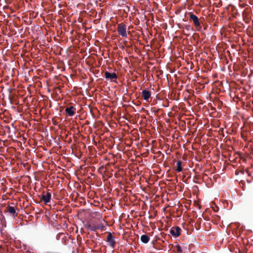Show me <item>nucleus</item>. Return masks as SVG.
Segmentation results:
<instances>
[{"label":"nucleus","instance_id":"nucleus-16","mask_svg":"<svg viewBox=\"0 0 253 253\" xmlns=\"http://www.w3.org/2000/svg\"><path fill=\"white\" fill-rule=\"evenodd\" d=\"M91 223L87 224L85 225V227L88 228V229H90Z\"/></svg>","mask_w":253,"mask_h":253},{"label":"nucleus","instance_id":"nucleus-13","mask_svg":"<svg viewBox=\"0 0 253 253\" xmlns=\"http://www.w3.org/2000/svg\"><path fill=\"white\" fill-rule=\"evenodd\" d=\"M97 228L98 229H100L101 230H104V228L105 227V226L102 222H99V223H96Z\"/></svg>","mask_w":253,"mask_h":253},{"label":"nucleus","instance_id":"nucleus-1","mask_svg":"<svg viewBox=\"0 0 253 253\" xmlns=\"http://www.w3.org/2000/svg\"><path fill=\"white\" fill-rule=\"evenodd\" d=\"M188 15L189 16V20L193 22V24L197 31H201L202 26L201 25L200 19L192 12L189 13Z\"/></svg>","mask_w":253,"mask_h":253},{"label":"nucleus","instance_id":"nucleus-7","mask_svg":"<svg viewBox=\"0 0 253 253\" xmlns=\"http://www.w3.org/2000/svg\"><path fill=\"white\" fill-rule=\"evenodd\" d=\"M51 195L50 193L47 192L45 194H43L42 196V201L44 202L45 204H48L50 202Z\"/></svg>","mask_w":253,"mask_h":253},{"label":"nucleus","instance_id":"nucleus-9","mask_svg":"<svg viewBox=\"0 0 253 253\" xmlns=\"http://www.w3.org/2000/svg\"><path fill=\"white\" fill-rule=\"evenodd\" d=\"M141 94L143 98L146 101L148 100L151 95V92L146 89H144L142 91Z\"/></svg>","mask_w":253,"mask_h":253},{"label":"nucleus","instance_id":"nucleus-12","mask_svg":"<svg viewBox=\"0 0 253 253\" xmlns=\"http://www.w3.org/2000/svg\"><path fill=\"white\" fill-rule=\"evenodd\" d=\"M98 229L97 228L96 223L92 222L91 223V226L90 230L92 231H95Z\"/></svg>","mask_w":253,"mask_h":253},{"label":"nucleus","instance_id":"nucleus-6","mask_svg":"<svg viewBox=\"0 0 253 253\" xmlns=\"http://www.w3.org/2000/svg\"><path fill=\"white\" fill-rule=\"evenodd\" d=\"M76 110V109L74 106H70L69 107H67L65 109V111L69 116L72 117L75 115Z\"/></svg>","mask_w":253,"mask_h":253},{"label":"nucleus","instance_id":"nucleus-11","mask_svg":"<svg viewBox=\"0 0 253 253\" xmlns=\"http://www.w3.org/2000/svg\"><path fill=\"white\" fill-rule=\"evenodd\" d=\"M181 165H182V162L181 161H177V164H176L177 168L175 169L176 171L179 172H180L182 171V168Z\"/></svg>","mask_w":253,"mask_h":253},{"label":"nucleus","instance_id":"nucleus-10","mask_svg":"<svg viewBox=\"0 0 253 253\" xmlns=\"http://www.w3.org/2000/svg\"><path fill=\"white\" fill-rule=\"evenodd\" d=\"M140 240L143 243L146 244L150 240V237L147 235H142L140 237Z\"/></svg>","mask_w":253,"mask_h":253},{"label":"nucleus","instance_id":"nucleus-4","mask_svg":"<svg viewBox=\"0 0 253 253\" xmlns=\"http://www.w3.org/2000/svg\"><path fill=\"white\" fill-rule=\"evenodd\" d=\"M4 212H8L13 217H15L18 215V212H17L15 207L9 205L6 208Z\"/></svg>","mask_w":253,"mask_h":253},{"label":"nucleus","instance_id":"nucleus-8","mask_svg":"<svg viewBox=\"0 0 253 253\" xmlns=\"http://www.w3.org/2000/svg\"><path fill=\"white\" fill-rule=\"evenodd\" d=\"M105 77L106 79L113 80L117 78V74L115 73H111L108 72H105Z\"/></svg>","mask_w":253,"mask_h":253},{"label":"nucleus","instance_id":"nucleus-14","mask_svg":"<svg viewBox=\"0 0 253 253\" xmlns=\"http://www.w3.org/2000/svg\"><path fill=\"white\" fill-rule=\"evenodd\" d=\"M175 249H176V250L177 252L180 253L182 252V248H181V247H180V245H176L175 246Z\"/></svg>","mask_w":253,"mask_h":253},{"label":"nucleus","instance_id":"nucleus-2","mask_svg":"<svg viewBox=\"0 0 253 253\" xmlns=\"http://www.w3.org/2000/svg\"><path fill=\"white\" fill-rule=\"evenodd\" d=\"M126 26L123 23L119 24L117 26V31L118 33L123 37H126L127 34L126 32Z\"/></svg>","mask_w":253,"mask_h":253},{"label":"nucleus","instance_id":"nucleus-15","mask_svg":"<svg viewBox=\"0 0 253 253\" xmlns=\"http://www.w3.org/2000/svg\"><path fill=\"white\" fill-rule=\"evenodd\" d=\"M185 28L188 30H191L192 29V28L190 25H186L185 26Z\"/></svg>","mask_w":253,"mask_h":253},{"label":"nucleus","instance_id":"nucleus-5","mask_svg":"<svg viewBox=\"0 0 253 253\" xmlns=\"http://www.w3.org/2000/svg\"><path fill=\"white\" fill-rule=\"evenodd\" d=\"M181 229L178 226L172 227L169 231V233L174 237H178L180 235Z\"/></svg>","mask_w":253,"mask_h":253},{"label":"nucleus","instance_id":"nucleus-3","mask_svg":"<svg viewBox=\"0 0 253 253\" xmlns=\"http://www.w3.org/2000/svg\"><path fill=\"white\" fill-rule=\"evenodd\" d=\"M106 242L108 243V245L112 248L114 249L116 242L115 241V238L112 235V233H108V236L106 238Z\"/></svg>","mask_w":253,"mask_h":253}]
</instances>
